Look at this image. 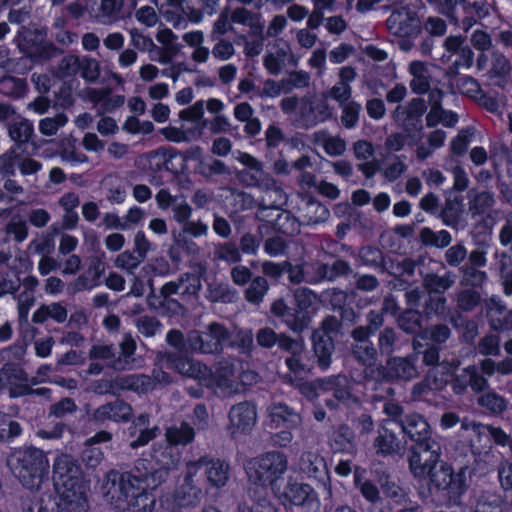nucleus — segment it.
Returning a JSON list of instances; mask_svg holds the SVG:
<instances>
[{
	"mask_svg": "<svg viewBox=\"0 0 512 512\" xmlns=\"http://www.w3.org/2000/svg\"><path fill=\"white\" fill-rule=\"evenodd\" d=\"M154 461L158 468L147 460H139L133 472L119 475L115 471L106 474L101 485L102 495L119 512H153L155 496L153 491L163 483L168 471L173 469L177 458H173L171 449L155 451Z\"/></svg>",
	"mask_w": 512,
	"mask_h": 512,
	"instance_id": "f257e3e1",
	"label": "nucleus"
},
{
	"mask_svg": "<svg viewBox=\"0 0 512 512\" xmlns=\"http://www.w3.org/2000/svg\"><path fill=\"white\" fill-rule=\"evenodd\" d=\"M440 451L434 441L425 442L422 447L410 449L409 467L420 480H429L440 490L446 491L450 501L457 504L466 489L467 468L454 472L450 465L439 462Z\"/></svg>",
	"mask_w": 512,
	"mask_h": 512,
	"instance_id": "f03ea898",
	"label": "nucleus"
},
{
	"mask_svg": "<svg viewBox=\"0 0 512 512\" xmlns=\"http://www.w3.org/2000/svg\"><path fill=\"white\" fill-rule=\"evenodd\" d=\"M156 361L158 365H165L183 376L196 380L216 394L233 395L242 391L244 387V381L234 362L220 361L212 371L201 362L188 357L174 358L167 353H159Z\"/></svg>",
	"mask_w": 512,
	"mask_h": 512,
	"instance_id": "7ed1b4c3",
	"label": "nucleus"
},
{
	"mask_svg": "<svg viewBox=\"0 0 512 512\" xmlns=\"http://www.w3.org/2000/svg\"><path fill=\"white\" fill-rule=\"evenodd\" d=\"M56 496L44 500L49 512H88V488L79 465L66 454L59 455L53 465Z\"/></svg>",
	"mask_w": 512,
	"mask_h": 512,
	"instance_id": "20e7f679",
	"label": "nucleus"
},
{
	"mask_svg": "<svg viewBox=\"0 0 512 512\" xmlns=\"http://www.w3.org/2000/svg\"><path fill=\"white\" fill-rule=\"evenodd\" d=\"M288 459L280 452H268L254 458L246 464V473L250 483L249 493L265 494L267 486L273 493L281 486L280 481L287 471Z\"/></svg>",
	"mask_w": 512,
	"mask_h": 512,
	"instance_id": "39448f33",
	"label": "nucleus"
},
{
	"mask_svg": "<svg viewBox=\"0 0 512 512\" xmlns=\"http://www.w3.org/2000/svg\"><path fill=\"white\" fill-rule=\"evenodd\" d=\"M12 473L29 490L38 489L45 479L49 461L40 449H17L7 459Z\"/></svg>",
	"mask_w": 512,
	"mask_h": 512,
	"instance_id": "423d86ee",
	"label": "nucleus"
},
{
	"mask_svg": "<svg viewBox=\"0 0 512 512\" xmlns=\"http://www.w3.org/2000/svg\"><path fill=\"white\" fill-rule=\"evenodd\" d=\"M257 342L260 346L270 348L278 343L283 350L290 352L291 357L287 358L286 364L289 370L295 374V378H303L309 371V365L306 361L304 346L300 340H292L287 337H277L272 329H261L257 334Z\"/></svg>",
	"mask_w": 512,
	"mask_h": 512,
	"instance_id": "0eeeda50",
	"label": "nucleus"
},
{
	"mask_svg": "<svg viewBox=\"0 0 512 512\" xmlns=\"http://www.w3.org/2000/svg\"><path fill=\"white\" fill-rule=\"evenodd\" d=\"M442 63H450L444 75L449 79L459 76L461 69L469 70L474 64L475 53L463 35H449L443 43Z\"/></svg>",
	"mask_w": 512,
	"mask_h": 512,
	"instance_id": "6e6552de",
	"label": "nucleus"
},
{
	"mask_svg": "<svg viewBox=\"0 0 512 512\" xmlns=\"http://www.w3.org/2000/svg\"><path fill=\"white\" fill-rule=\"evenodd\" d=\"M236 159L245 166V169L238 172V179L245 186L267 191L281 190L278 182L264 171V164L256 157L239 152Z\"/></svg>",
	"mask_w": 512,
	"mask_h": 512,
	"instance_id": "1a4fd4ad",
	"label": "nucleus"
},
{
	"mask_svg": "<svg viewBox=\"0 0 512 512\" xmlns=\"http://www.w3.org/2000/svg\"><path fill=\"white\" fill-rule=\"evenodd\" d=\"M274 495L284 506H299L307 512H317L321 502L317 492L309 485L289 479L285 486L275 489Z\"/></svg>",
	"mask_w": 512,
	"mask_h": 512,
	"instance_id": "9d476101",
	"label": "nucleus"
},
{
	"mask_svg": "<svg viewBox=\"0 0 512 512\" xmlns=\"http://www.w3.org/2000/svg\"><path fill=\"white\" fill-rule=\"evenodd\" d=\"M227 335L228 332L223 326L212 323L205 332H190L187 337V345L193 352L203 354L216 353L222 349Z\"/></svg>",
	"mask_w": 512,
	"mask_h": 512,
	"instance_id": "9b49d317",
	"label": "nucleus"
},
{
	"mask_svg": "<svg viewBox=\"0 0 512 512\" xmlns=\"http://www.w3.org/2000/svg\"><path fill=\"white\" fill-rule=\"evenodd\" d=\"M427 110L423 98H412L405 105H397L392 111V119L399 124L409 136L414 137L415 132L422 129V116Z\"/></svg>",
	"mask_w": 512,
	"mask_h": 512,
	"instance_id": "f8f14e48",
	"label": "nucleus"
},
{
	"mask_svg": "<svg viewBox=\"0 0 512 512\" xmlns=\"http://www.w3.org/2000/svg\"><path fill=\"white\" fill-rule=\"evenodd\" d=\"M348 386V379L345 376L339 375L321 379L315 383H304L301 385L300 390L303 395L311 400L320 398L327 392H332L338 401L348 403L350 399Z\"/></svg>",
	"mask_w": 512,
	"mask_h": 512,
	"instance_id": "ddd939ff",
	"label": "nucleus"
},
{
	"mask_svg": "<svg viewBox=\"0 0 512 512\" xmlns=\"http://www.w3.org/2000/svg\"><path fill=\"white\" fill-rule=\"evenodd\" d=\"M257 421L256 406L248 401L233 405L228 413V431L233 437L250 433Z\"/></svg>",
	"mask_w": 512,
	"mask_h": 512,
	"instance_id": "4468645a",
	"label": "nucleus"
},
{
	"mask_svg": "<svg viewBox=\"0 0 512 512\" xmlns=\"http://www.w3.org/2000/svg\"><path fill=\"white\" fill-rule=\"evenodd\" d=\"M0 387L7 388L11 397H20L29 393L44 395L47 392L45 388L32 390L23 369L14 365H7L0 371Z\"/></svg>",
	"mask_w": 512,
	"mask_h": 512,
	"instance_id": "2eb2a0df",
	"label": "nucleus"
},
{
	"mask_svg": "<svg viewBox=\"0 0 512 512\" xmlns=\"http://www.w3.org/2000/svg\"><path fill=\"white\" fill-rule=\"evenodd\" d=\"M121 355L118 358L114 357V350L111 346L95 345L91 349L92 358H100L108 361V364L115 369H128L131 368V357L135 352L136 343L130 335H125L120 344Z\"/></svg>",
	"mask_w": 512,
	"mask_h": 512,
	"instance_id": "dca6fc26",
	"label": "nucleus"
},
{
	"mask_svg": "<svg viewBox=\"0 0 512 512\" xmlns=\"http://www.w3.org/2000/svg\"><path fill=\"white\" fill-rule=\"evenodd\" d=\"M338 326L335 318H327L322 325V328L315 331L313 334V347L316 357L318 358L319 365L326 369L331 363V354L334 349L332 337L330 335Z\"/></svg>",
	"mask_w": 512,
	"mask_h": 512,
	"instance_id": "f3484780",
	"label": "nucleus"
},
{
	"mask_svg": "<svg viewBox=\"0 0 512 512\" xmlns=\"http://www.w3.org/2000/svg\"><path fill=\"white\" fill-rule=\"evenodd\" d=\"M386 23L389 32L398 37H411L416 35L420 29L416 13L407 8L394 10Z\"/></svg>",
	"mask_w": 512,
	"mask_h": 512,
	"instance_id": "a211bd4d",
	"label": "nucleus"
},
{
	"mask_svg": "<svg viewBox=\"0 0 512 512\" xmlns=\"http://www.w3.org/2000/svg\"><path fill=\"white\" fill-rule=\"evenodd\" d=\"M202 494L200 485L188 484L183 481L173 497H165L162 500V505L169 512H177L180 508L197 505Z\"/></svg>",
	"mask_w": 512,
	"mask_h": 512,
	"instance_id": "6ab92c4d",
	"label": "nucleus"
},
{
	"mask_svg": "<svg viewBox=\"0 0 512 512\" xmlns=\"http://www.w3.org/2000/svg\"><path fill=\"white\" fill-rule=\"evenodd\" d=\"M352 151L354 157L361 161L358 163V170L365 176L366 185L369 186V181L373 176L380 171L379 163L374 159L375 149L371 142L366 140H358L353 143Z\"/></svg>",
	"mask_w": 512,
	"mask_h": 512,
	"instance_id": "aec40b11",
	"label": "nucleus"
},
{
	"mask_svg": "<svg viewBox=\"0 0 512 512\" xmlns=\"http://www.w3.org/2000/svg\"><path fill=\"white\" fill-rule=\"evenodd\" d=\"M458 5L463 13L459 18V26L464 32H468L477 22L490 13L491 2L489 0H459Z\"/></svg>",
	"mask_w": 512,
	"mask_h": 512,
	"instance_id": "412c9836",
	"label": "nucleus"
},
{
	"mask_svg": "<svg viewBox=\"0 0 512 512\" xmlns=\"http://www.w3.org/2000/svg\"><path fill=\"white\" fill-rule=\"evenodd\" d=\"M149 163L151 167H157L171 174L183 172L186 168V157L172 149H158L149 155Z\"/></svg>",
	"mask_w": 512,
	"mask_h": 512,
	"instance_id": "4be33fe9",
	"label": "nucleus"
},
{
	"mask_svg": "<svg viewBox=\"0 0 512 512\" xmlns=\"http://www.w3.org/2000/svg\"><path fill=\"white\" fill-rule=\"evenodd\" d=\"M91 15L98 24H116L125 17V0H99Z\"/></svg>",
	"mask_w": 512,
	"mask_h": 512,
	"instance_id": "5701e85b",
	"label": "nucleus"
},
{
	"mask_svg": "<svg viewBox=\"0 0 512 512\" xmlns=\"http://www.w3.org/2000/svg\"><path fill=\"white\" fill-rule=\"evenodd\" d=\"M279 106L283 114L294 115L301 127L305 129L312 128L306 94L303 96L294 94L283 97L280 100Z\"/></svg>",
	"mask_w": 512,
	"mask_h": 512,
	"instance_id": "b1692460",
	"label": "nucleus"
},
{
	"mask_svg": "<svg viewBox=\"0 0 512 512\" xmlns=\"http://www.w3.org/2000/svg\"><path fill=\"white\" fill-rule=\"evenodd\" d=\"M298 468L310 479L324 483L329 479L326 462L316 451L303 452L298 462Z\"/></svg>",
	"mask_w": 512,
	"mask_h": 512,
	"instance_id": "393cba45",
	"label": "nucleus"
},
{
	"mask_svg": "<svg viewBox=\"0 0 512 512\" xmlns=\"http://www.w3.org/2000/svg\"><path fill=\"white\" fill-rule=\"evenodd\" d=\"M157 426L149 427L147 414H140L127 430V437L131 448H139L146 445L158 434Z\"/></svg>",
	"mask_w": 512,
	"mask_h": 512,
	"instance_id": "a878e982",
	"label": "nucleus"
},
{
	"mask_svg": "<svg viewBox=\"0 0 512 512\" xmlns=\"http://www.w3.org/2000/svg\"><path fill=\"white\" fill-rule=\"evenodd\" d=\"M194 437V430L189 424L181 423L180 425H173L169 427L166 431V439L169 445L154 448L152 458L154 459L155 451H158V455L161 457V452L165 450L166 447H169L171 449L172 457L177 458V462L173 467L175 468L179 462V454L174 453V448L172 447V445H187L193 441Z\"/></svg>",
	"mask_w": 512,
	"mask_h": 512,
	"instance_id": "bb28decb",
	"label": "nucleus"
},
{
	"mask_svg": "<svg viewBox=\"0 0 512 512\" xmlns=\"http://www.w3.org/2000/svg\"><path fill=\"white\" fill-rule=\"evenodd\" d=\"M296 195L300 198L298 213L302 224H316L326 219L329 214L328 210L315 200L311 194Z\"/></svg>",
	"mask_w": 512,
	"mask_h": 512,
	"instance_id": "cd10ccee",
	"label": "nucleus"
},
{
	"mask_svg": "<svg viewBox=\"0 0 512 512\" xmlns=\"http://www.w3.org/2000/svg\"><path fill=\"white\" fill-rule=\"evenodd\" d=\"M512 71L511 60L500 50L491 52L490 68L488 70L489 79L493 80L494 85L503 88L508 82Z\"/></svg>",
	"mask_w": 512,
	"mask_h": 512,
	"instance_id": "c85d7f7f",
	"label": "nucleus"
},
{
	"mask_svg": "<svg viewBox=\"0 0 512 512\" xmlns=\"http://www.w3.org/2000/svg\"><path fill=\"white\" fill-rule=\"evenodd\" d=\"M408 72L411 75L409 87L414 94L424 95L429 91L432 84V75L427 63L423 61H412L408 66Z\"/></svg>",
	"mask_w": 512,
	"mask_h": 512,
	"instance_id": "c756f323",
	"label": "nucleus"
},
{
	"mask_svg": "<svg viewBox=\"0 0 512 512\" xmlns=\"http://www.w3.org/2000/svg\"><path fill=\"white\" fill-rule=\"evenodd\" d=\"M46 36V30L38 28L35 24L21 26L17 32L16 43L20 51L29 56L46 39Z\"/></svg>",
	"mask_w": 512,
	"mask_h": 512,
	"instance_id": "7c9ffc66",
	"label": "nucleus"
},
{
	"mask_svg": "<svg viewBox=\"0 0 512 512\" xmlns=\"http://www.w3.org/2000/svg\"><path fill=\"white\" fill-rule=\"evenodd\" d=\"M291 50L288 44L281 40L275 41L272 50L266 52L263 57V66L270 75H278L283 70Z\"/></svg>",
	"mask_w": 512,
	"mask_h": 512,
	"instance_id": "2f4dec72",
	"label": "nucleus"
},
{
	"mask_svg": "<svg viewBox=\"0 0 512 512\" xmlns=\"http://www.w3.org/2000/svg\"><path fill=\"white\" fill-rule=\"evenodd\" d=\"M267 411L271 422L276 427L293 429L301 424L300 414L284 403H273Z\"/></svg>",
	"mask_w": 512,
	"mask_h": 512,
	"instance_id": "473e14b6",
	"label": "nucleus"
},
{
	"mask_svg": "<svg viewBox=\"0 0 512 512\" xmlns=\"http://www.w3.org/2000/svg\"><path fill=\"white\" fill-rule=\"evenodd\" d=\"M403 431L416 442V445L422 447L425 442L433 441L430 438L429 424L419 414L408 415L402 424Z\"/></svg>",
	"mask_w": 512,
	"mask_h": 512,
	"instance_id": "72a5a7b5",
	"label": "nucleus"
},
{
	"mask_svg": "<svg viewBox=\"0 0 512 512\" xmlns=\"http://www.w3.org/2000/svg\"><path fill=\"white\" fill-rule=\"evenodd\" d=\"M7 133L14 145L22 148L34 136V125L31 120L18 116L7 125Z\"/></svg>",
	"mask_w": 512,
	"mask_h": 512,
	"instance_id": "f704fd0d",
	"label": "nucleus"
},
{
	"mask_svg": "<svg viewBox=\"0 0 512 512\" xmlns=\"http://www.w3.org/2000/svg\"><path fill=\"white\" fill-rule=\"evenodd\" d=\"M157 202L161 209L171 208L178 222L186 221L191 215V208L183 194H157Z\"/></svg>",
	"mask_w": 512,
	"mask_h": 512,
	"instance_id": "c9c22d12",
	"label": "nucleus"
},
{
	"mask_svg": "<svg viewBox=\"0 0 512 512\" xmlns=\"http://www.w3.org/2000/svg\"><path fill=\"white\" fill-rule=\"evenodd\" d=\"M313 143L323 147L329 156H341L346 151V141L338 135H332L323 129L312 134Z\"/></svg>",
	"mask_w": 512,
	"mask_h": 512,
	"instance_id": "e433bc0d",
	"label": "nucleus"
},
{
	"mask_svg": "<svg viewBox=\"0 0 512 512\" xmlns=\"http://www.w3.org/2000/svg\"><path fill=\"white\" fill-rule=\"evenodd\" d=\"M131 415V406L117 400L99 407L94 413V418L101 422L106 420L119 422L129 419Z\"/></svg>",
	"mask_w": 512,
	"mask_h": 512,
	"instance_id": "4c0bfd02",
	"label": "nucleus"
},
{
	"mask_svg": "<svg viewBox=\"0 0 512 512\" xmlns=\"http://www.w3.org/2000/svg\"><path fill=\"white\" fill-rule=\"evenodd\" d=\"M453 282V279L448 274L444 276L428 275L425 278L426 288L430 291V293L436 294V306L433 307L434 299L431 298L430 304L428 305L430 310H434L436 313H438L443 309L444 299L440 296V294L447 290Z\"/></svg>",
	"mask_w": 512,
	"mask_h": 512,
	"instance_id": "58836bf2",
	"label": "nucleus"
},
{
	"mask_svg": "<svg viewBox=\"0 0 512 512\" xmlns=\"http://www.w3.org/2000/svg\"><path fill=\"white\" fill-rule=\"evenodd\" d=\"M308 98L309 113L312 127L319 123L330 120L333 116V110L330 107L326 97L322 94L318 97L315 94H306Z\"/></svg>",
	"mask_w": 512,
	"mask_h": 512,
	"instance_id": "ea45409f",
	"label": "nucleus"
},
{
	"mask_svg": "<svg viewBox=\"0 0 512 512\" xmlns=\"http://www.w3.org/2000/svg\"><path fill=\"white\" fill-rule=\"evenodd\" d=\"M364 470L356 468L354 472V481L356 486L360 489L362 496L373 504L371 512H391L390 508H379L377 501L379 500V491L377 487L369 481L361 482Z\"/></svg>",
	"mask_w": 512,
	"mask_h": 512,
	"instance_id": "a19ab883",
	"label": "nucleus"
},
{
	"mask_svg": "<svg viewBox=\"0 0 512 512\" xmlns=\"http://www.w3.org/2000/svg\"><path fill=\"white\" fill-rule=\"evenodd\" d=\"M276 212L275 217L271 220L275 228L285 235H295L300 231L301 219L299 216L296 218L290 212L279 210L275 207L272 208Z\"/></svg>",
	"mask_w": 512,
	"mask_h": 512,
	"instance_id": "79ce46f5",
	"label": "nucleus"
},
{
	"mask_svg": "<svg viewBox=\"0 0 512 512\" xmlns=\"http://www.w3.org/2000/svg\"><path fill=\"white\" fill-rule=\"evenodd\" d=\"M208 483L215 488L226 485L229 478V466L220 460L209 457V464L205 470Z\"/></svg>",
	"mask_w": 512,
	"mask_h": 512,
	"instance_id": "37998d69",
	"label": "nucleus"
},
{
	"mask_svg": "<svg viewBox=\"0 0 512 512\" xmlns=\"http://www.w3.org/2000/svg\"><path fill=\"white\" fill-rule=\"evenodd\" d=\"M233 24L248 26L253 34H259L263 30V24L259 22L260 15L244 6L236 7L230 14Z\"/></svg>",
	"mask_w": 512,
	"mask_h": 512,
	"instance_id": "c03bdc74",
	"label": "nucleus"
},
{
	"mask_svg": "<svg viewBox=\"0 0 512 512\" xmlns=\"http://www.w3.org/2000/svg\"><path fill=\"white\" fill-rule=\"evenodd\" d=\"M111 438L112 435L109 432L101 431L87 440V448L83 453V459L88 466H97L103 458L101 450L94 447V445L101 442H108Z\"/></svg>",
	"mask_w": 512,
	"mask_h": 512,
	"instance_id": "a18cd8bd",
	"label": "nucleus"
},
{
	"mask_svg": "<svg viewBox=\"0 0 512 512\" xmlns=\"http://www.w3.org/2000/svg\"><path fill=\"white\" fill-rule=\"evenodd\" d=\"M330 445L335 452L352 453L354 451L352 431L346 426L338 428L331 436Z\"/></svg>",
	"mask_w": 512,
	"mask_h": 512,
	"instance_id": "49530a36",
	"label": "nucleus"
},
{
	"mask_svg": "<svg viewBox=\"0 0 512 512\" xmlns=\"http://www.w3.org/2000/svg\"><path fill=\"white\" fill-rule=\"evenodd\" d=\"M461 430L466 433V437L473 447L476 443H482L489 438V425L479 424L464 419L461 423Z\"/></svg>",
	"mask_w": 512,
	"mask_h": 512,
	"instance_id": "de8ad7c7",
	"label": "nucleus"
},
{
	"mask_svg": "<svg viewBox=\"0 0 512 512\" xmlns=\"http://www.w3.org/2000/svg\"><path fill=\"white\" fill-rule=\"evenodd\" d=\"M388 376L391 378L410 379L416 375L412 362L404 358H393L387 363Z\"/></svg>",
	"mask_w": 512,
	"mask_h": 512,
	"instance_id": "09e8293b",
	"label": "nucleus"
},
{
	"mask_svg": "<svg viewBox=\"0 0 512 512\" xmlns=\"http://www.w3.org/2000/svg\"><path fill=\"white\" fill-rule=\"evenodd\" d=\"M48 318H51L58 323H62L67 318V311L61 304L52 303L50 305L41 306L33 314V321L35 323H42L46 321Z\"/></svg>",
	"mask_w": 512,
	"mask_h": 512,
	"instance_id": "8fccbe9b",
	"label": "nucleus"
},
{
	"mask_svg": "<svg viewBox=\"0 0 512 512\" xmlns=\"http://www.w3.org/2000/svg\"><path fill=\"white\" fill-rule=\"evenodd\" d=\"M213 46L210 49L211 56L219 62H227L236 55V48L232 41L223 38H210Z\"/></svg>",
	"mask_w": 512,
	"mask_h": 512,
	"instance_id": "3c124183",
	"label": "nucleus"
},
{
	"mask_svg": "<svg viewBox=\"0 0 512 512\" xmlns=\"http://www.w3.org/2000/svg\"><path fill=\"white\" fill-rule=\"evenodd\" d=\"M78 74L87 83H96L101 74L100 62L91 56H82L80 58Z\"/></svg>",
	"mask_w": 512,
	"mask_h": 512,
	"instance_id": "603ef678",
	"label": "nucleus"
},
{
	"mask_svg": "<svg viewBox=\"0 0 512 512\" xmlns=\"http://www.w3.org/2000/svg\"><path fill=\"white\" fill-rule=\"evenodd\" d=\"M294 298H295V302L298 307V311L295 314L297 317L298 323L301 322L302 317L304 316V327H305L307 325L308 309L310 307H312V305L314 303H316V300H317L316 295L308 289L300 288L295 291Z\"/></svg>",
	"mask_w": 512,
	"mask_h": 512,
	"instance_id": "864d4df0",
	"label": "nucleus"
},
{
	"mask_svg": "<svg viewBox=\"0 0 512 512\" xmlns=\"http://www.w3.org/2000/svg\"><path fill=\"white\" fill-rule=\"evenodd\" d=\"M341 109L340 122L346 129H354L360 120L362 106L359 102L352 100L339 106Z\"/></svg>",
	"mask_w": 512,
	"mask_h": 512,
	"instance_id": "5fc2aeb1",
	"label": "nucleus"
},
{
	"mask_svg": "<svg viewBox=\"0 0 512 512\" xmlns=\"http://www.w3.org/2000/svg\"><path fill=\"white\" fill-rule=\"evenodd\" d=\"M68 123V117L65 113L60 112L52 117L40 119L38 123L39 132L46 137L55 136L58 131Z\"/></svg>",
	"mask_w": 512,
	"mask_h": 512,
	"instance_id": "6e6d98bb",
	"label": "nucleus"
},
{
	"mask_svg": "<svg viewBox=\"0 0 512 512\" xmlns=\"http://www.w3.org/2000/svg\"><path fill=\"white\" fill-rule=\"evenodd\" d=\"M282 84L284 93H290L294 89H305L311 84V76L307 71L295 70L282 78Z\"/></svg>",
	"mask_w": 512,
	"mask_h": 512,
	"instance_id": "4d7b16f0",
	"label": "nucleus"
},
{
	"mask_svg": "<svg viewBox=\"0 0 512 512\" xmlns=\"http://www.w3.org/2000/svg\"><path fill=\"white\" fill-rule=\"evenodd\" d=\"M272 312L283 318L284 322L294 331H301L304 328V316L301 322L298 323L297 317L291 312V309L286 306L282 300H277L272 305Z\"/></svg>",
	"mask_w": 512,
	"mask_h": 512,
	"instance_id": "13d9d810",
	"label": "nucleus"
},
{
	"mask_svg": "<svg viewBox=\"0 0 512 512\" xmlns=\"http://www.w3.org/2000/svg\"><path fill=\"white\" fill-rule=\"evenodd\" d=\"M209 464V457L203 456L195 461H188L186 463V471L184 476L185 483L188 484H200L202 479V470L206 469Z\"/></svg>",
	"mask_w": 512,
	"mask_h": 512,
	"instance_id": "bf43d9fd",
	"label": "nucleus"
},
{
	"mask_svg": "<svg viewBox=\"0 0 512 512\" xmlns=\"http://www.w3.org/2000/svg\"><path fill=\"white\" fill-rule=\"evenodd\" d=\"M119 386L137 393H146L153 389V381L146 375H131L121 380Z\"/></svg>",
	"mask_w": 512,
	"mask_h": 512,
	"instance_id": "052dcab7",
	"label": "nucleus"
},
{
	"mask_svg": "<svg viewBox=\"0 0 512 512\" xmlns=\"http://www.w3.org/2000/svg\"><path fill=\"white\" fill-rule=\"evenodd\" d=\"M464 373H465V379L463 381H460L459 379H457L453 383V389L456 393H459L464 389L467 381H469L472 389L475 391H482L487 386L486 379L483 378L482 376H478L475 372L474 367H469V368L465 369Z\"/></svg>",
	"mask_w": 512,
	"mask_h": 512,
	"instance_id": "680f3d73",
	"label": "nucleus"
},
{
	"mask_svg": "<svg viewBox=\"0 0 512 512\" xmlns=\"http://www.w3.org/2000/svg\"><path fill=\"white\" fill-rule=\"evenodd\" d=\"M130 43L134 50H138L141 52H152L154 50H159L157 45L154 43L152 38L148 35H145L137 28H132L129 30Z\"/></svg>",
	"mask_w": 512,
	"mask_h": 512,
	"instance_id": "e2e57ef3",
	"label": "nucleus"
},
{
	"mask_svg": "<svg viewBox=\"0 0 512 512\" xmlns=\"http://www.w3.org/2000/svg\"><path fill=\"white\" fill-rule=\"evenodd\" d=\"M80 58L72 54L64 56L57 66L56 76L64 79L78 75Z\"/></svg>",
	"mask_w": 512,
	"mask_h": 512,
	"instance_id": "0e129e2a",
	"label": "nucleus"
},
{
	"mask_svg": "<svg viewBox=\"0 0 512 512\" xmlns=\"http://www.w3.org/2000/svg\"><path fill=\"white\" fill-rule=\"evenodd\" d=\"M459 92L469 98L476 100L483 92L479 82L469 75H463L456 81Z\"/></svg>",
	"mask_w": 512,
	"mask_h": 512,
	"instance_id": "69168bd1",
	"label": "nucleus"
},
{
	"mask_svg": "<svg viewBox=\"0 0 512 512\" xmlns=\"http://www.w3.org/2000/svg\"><path fill=\"white\" fill-rule=\"evenodd\" d=\"M353 90L351 85L346 83L336 82L325 94H323L326 98L329 97L338 105H343L352 101Z\"/></svg>",
	"mask_w": 512,
	"mask_h": 512,
	"instance_id": "338daca9",
	"label": "nucleus"
},
{
	"mask_svg": "<svg viewBox=\"0 0 512 512\" xmlns=\"http://www.w3.org/2000/svg\"><path fill=\"white\" fill-rule=\"evenodd\" d=\"M420 237L424 244L437 247H446L451 242V236L446 230L433 232L429 228H424L420 233Z\"/></svg>",
	"mask_w": 512,
	"mask_h": 512,
	"instance_id": "774afa93",
	"label": "nucleus"
}]
</instances>
